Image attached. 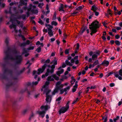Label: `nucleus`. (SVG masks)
Returning <instances> with one entry per match:
<instances>
[{"label":"nucleus","mask_w":122,"mask_h":122,"mask_svg":"<svg viewBox=\"0 0 122 122\" xmlns=\"http://www.w3.org/2000/svg\"><path fill=\"white\" fill-rule=\"evenodd\" d=\"M34 48V46H31L27 48V49L24 48L22 54L20 53L19 51L15 50L14 52V56L10 57L9 56L8 51H4L5 56L3 59V61L4 62H6L9 60H15L17 63H20L21 62L22 60V55L26 53L28 51L33 50Z\"/></svg>","instance_id":"nucleus-1"},{"label":"nucleus","mask_w":122,"mask_h":122,"mask_svg":"<svg viewBox=\"0 0 122 122\" xmlns=\"http://www.w3.org/2000/svg\"><path fill=\"white\" fill-rule=\"evenodd\" d=\"M63 53V52L62 51V49L61 48H60V55H62V53Z\"/></svg>","instance_id":"nucleus-48"},{"label":"nucleus","mask_w":122,"mask_h":122,"mask_svg":"<svg viewBox=\"0 0 122 122\" xmlns=\"http://www.w3.org/2000/svg\"><path fill=\"white\" fill-rule=\"evenodd\" d=\"M71 82L72 84H73L74 82L76 80L74 78L73 76H72L71 77Z\"/></svg>","instance_id":"nucleus-29"},{"label":"nucleus","mask_w":122,"mask_h":122,"mask_svg":"<svg viewBox=\"0 0 122 122\" xmlns=\"http://www.w3.org/2000/svg\"><path fill=\"white\" fill-rule=\"evenodd\" d=\"M9 40V38H8V37L6 38L5 39V43H6L7 44L8 43Z\"/></svg>","instance_id":"nucleus-40"},{"label":"nucleus","mask_w":122,"mask_h":122,"mask_svg":"<svg viewBox=\"0 0 122 122\" xmlns=\"http://www.w3.org/2000/svg\"><path fill=\"white\" fill-rule=\"evenodd\" d=\"M17 43L18 45L21 47L25 46L26 45L25 43H21L19 42H18Z\"/></svg>","instance_id":"nucleus-20"},{"label":"nucleus","mask_w":122,"mask_h":122,"mask_svg":"<svg viewBox=\"0 0 122 122\" xmlns=\"http://www.w3.org/2000/svg\"><path fill=\"white\" fill-rule=\"evenodd\" d=\"M116 44L117 45H121V42L118 40H116L115 41Z\"/></svg>","instance_id":"nucleus-34"},{"label":"nucleus","mask_w":122,"mask_h":122,"mask_svg":"<svg viewBox=\"0 0 122 122\" xmlns=\"http://www.w3.org/2000/svg\"><path fill=\"white\" fill-rule=\"evenodd\" d=\"M12 84V82L10 81H9L8 83L7 84V87H9Z\"/></svg>","instance_id":"nucleus-37"},{"label":"nucleus","mask_w":122,"mask_h":122,"mask_svg":"<svg viewBox=\"0 0 122 122\" xmlns=\"http://www.w3.org/2000/svg\"><path fill=\"white\" fill-rule=\"evenodd\" d=\"M28 109H24L22 111V113L23 114H25L26 112L28 111Z\"/></svg>","instance_id":"nucleus-39"},{"label":"nucleus","mask_w":122,"mask_h":122,"mask_svg":"<svg viewBox=\"0 0 122 122\" xmlns=\"http://www.w3.org/2000/svg\"><path fill=\"white\" fill-rule=\"evenodd\" d=\"M16 8L15 7H10L9 8H8L6 10H5V12L6 14H11L12 11V10H13L14 12H15Z\"/></svg>","instance_id":"nucleus-13"},{"label":"nucleus","mask_w":122,"mask_h":122,"mask_svg":"<svg viewBox=\"0 0 122 122\" xmlns=\"http://www.w3.org/2000/svg\"><path fill=\"white\" fill-rule=\"evenodd\" d=\"M36 51L38 53L40 52L41 51V48L40 47H39L37 48Z\"/></svg>","instance_id":"nucleus-38"},{"label":"nucleus","mask_w":122,"mask_h":122,"mask_svg":"<svg viewBox=\"0 0 122 122\" xmlns=\"http://www.w3.org/2000/svg\"><path fill=\"white\" fill-rule=\"evenodd\" d=\"M54 78L56 80L59 79V77L57 76L56 74H53L48 77L47 80V81L45 83L44 85L42 87V90H44L43 93L44 94H46V100L47 102H50L51 100V96L48 95L50 91L48 89V86L50 83L49 81H53Z\"/></svg>","instance_id":"nucleus-2"},{"label":"nucleus","mask_w":122,"mask_h":122,"mask_svg":"<svg viewBox=\"0 0 122 122\" xmlns=\"http://www.w3.org/2000/svg\"><path fill=\"white\" fill-rule=\"evenodd\" d=\"M107 117L106 116H105L102 117V119L103 120H104V122H106L107 120Z\"/></svg>","instance_id":"nucleus-31"},{"label":"nucleus","mask_w":122,"mask_h":122,"mask_svg":"<svg viewBox=\"0 0 122 122\" xmlns=\"http://www.w3.org/2000/svg\"><path fill=\"white\" fill-rule=\"evenodd\" d=\"M34 116V114H32L30 115L29 118V120H30Z\"/></svg>","instance_id":"nucleus-41"},{"label":"nucleus","mask_w":122,"mask_h":122,"mask_svg":"<svg viewBox=\"0 0 122 122\" xmlns=\"http://www.w3.org/2000/svg\"><path fill=\"white\" fill-rule=\"evenodd\" d=\"M119 37V36L118 35H117L115 36V37L117 39H118Z\"/></svg>","instance_id":"nucleus-57"},{"label":"nucleus","mask_w":122,"mask_h":122,"mask_svg":"<svg viewBox=\"0 0 122 122\" xmlns=\"http://www.w3.org/2000/svg\"><path fill=\"white\" fill-rule=\"evenodd\" d=\"M43 32H45L46 33H47V30L46 29H45V28L43 29Z\"/></svg>","instance_id":"nucleus-50"},{"label":"nucleus","mask_w":122,"mask_h":122,"mask_svg":"<svg viewBox=\"0 0 122 122\" xmlns=\"http://www.w3.org/2000/svg\"><path fill=\"white\" fill-rule=\"evenodd\" d=\"M115 76L116 78H118V79L120 80H122V69H120L118 72L117 71L115 72L114 73Z\"/></svg>","instance_id":"nucleus-11"},{"label":"nucleus","mask_w":122,"mask_h":122,"mask_svg":"<svg viewBox=\"0 0 122 122\" xmlns=\"http://www.w3.org/2000/svg\"><path fill=\"white\" fill-rule=\"evenodd\" d=\"M3 20V18L2 17H0V23Z\"/></svg>","instance_id":"nucleus-61"},{"label":"nucleus","mask_w":122,"mask_h":122,"mask_svg":"<svg viewBox=\"0 0 122 122\" xmlns=\"http://www.w3.org/2000/svg\"><path fill=\"white\" fill-rule=\"evenodd\" d=\"M109 62L107 61L104 60L101 64V65L106 66H107L109 65Z\"/></svg>","instance_id":"nucleus-17"},{"label":"nucleus","mask_w":122,"mask_h":122,"mask_svg":"<svg viewBox=\"0 0 122 122\" xmlns=\"http://www.w3.org/2000/svg\"><path fill=\"white\" fill-rule=\"evenodd\" d=\"M55 39L54 38H51V39L50 40L51 41H50L51 42H52L54 41L55 40Z\"/></svg>","instance_id":"nucleus-52"},{"label":"nucleus","mask_w":122,"mask_h":122,"mask_svg":"<svg viewBox=\"0 0 122 122\" xmlns=\"http://www.w3.org/2000/svg\"><path fill=\"white\" fill-rule=\"evenodd\" d=\"M39 95V94H36L34 96V97L35 98H36L37 97H38Z\"/></svg>","instance_id":"nucleus-56"},{"label":"nucleus","mask_w":122,"mask_h":122,"mask_svg":"<svg viewBox=\"0 0 122 122\" xmlns=\"http://www.w3.org/2000/svg\"><path fill=\"white\" fill-rule=\"evenodd\" d=\"M65 91H64V89H62L60 90V94H62Z\"/></svg>","instance_id":"nucleus-44"},{"label":"nucleus","mask_w":122,"mask_h":122,"mask_svg":"<svg viewBox=\"0 0 122 122\" xmlns=\"http://www.w3.org/2000/svg\"><path fill=\"white\" fill-rule=\"evenodd\" d=\"M46 66V64H45L42 66V68H39L38 69V71H33V74L35 75L34 76V78L35 79H36L37 77V75L36 74L39 75L40 74L43 72L45 70Z\"/></svg>","instance_id":"nucleus-6"},{"label":"nucleus","mask_w":122,"mask_h":122,"mask_svg":"<svg viewBox=\"0 0 122 122\" xmlns=\"http://www.w3.org/2000/svg\"><path fill=\"white\" fill-rule=\"evenodd\" d=\"M27 3L26 2H25L23 0H21L20 2V4L21 5H26Z\"/></svg>","instance_id":"nucleus-24"},{"label":"nucleus","mask_w":122,"mask_h":122,"mask_svg":"<svg viewBox=\"0 0 122 122\" xmlns=\"http://www.w3.org/2000/svg\"><path fill=\"white\" fill-rule=\"evenodd\" d=\"M57 60L56 59H55L53 61L51 62V64H53V65H55L57 64Z\"/></svg>","instance_id":"nucleus-32"},{"label":"nucleus","mask_w":122,"mask_h":122,"mask_svg":"<svg viewBox=\"0 0 122 122\" xmlns=\"http://www.w3.org/2000/svg\"><path fill=\"white\" fill-rule=\"evenodd\" d=\"M45 25L47 27L48 31L52 30L51 29L53 28V27L49 24H46Z\"/></svg>","instance_id":"nucleus-19"},{"label":"nucleus","mask_w":122,"mask_h":122,"mask_svg":"<svg viewBox=\"0 0 122 122\" xmlns=\"http://www.w3.org/2000/svg\"><path fill=\"white\" fill-rule=\"evenodd\" d=\"M8 72L9 73V75L10 78L13 79H15L14 77V73L12 71L10 70H8L7 69L5 70L4 73H6Z\"/></svg>","instance_id":"nucleus-14"},{"label":"nucleus","mask_w":122,"mask_h":122,"mask_svg":"<svg viewBox=\"0 0 122 122\" xmlns=\"http://www.w3.org/2000/svg\"><path fill=\"white\" fill-rule=\"evenodd\" d=\"M26 44V45H29L30 43V41L29 40H27L26 43H25Z\"/></svg>","instance_id":"nucleus-55"},{"label":"nucleus","mask_w":122,"mask_h":122,"mask_svg":"<svg viewBox=\"0 0 122 122\" xmlns=\"http://www.w3.org/2000/svg\"><path fill=\"white\" fill-rule=\"evenodd\" d=\"M70 88V86H68L64 88V91H65V92H66L65 93V95L67 94V92H66L69 90Z\"/></svg>","instance_id":"nucleus-28"},{"label":"nucleus","mask_w":122,"mask_h":122,"mask_svg":"<svg viewBox=\"0 0 122 122\" xmlns=\"http://www.w3.org/2000/svg\"><path fill=\"white\" fill-rule=\"evenodd\" d=\"M44 5L43 3H40L38 4V7L40 8H42V6Z\"/></svg>","instance_id":"nucleus-30"},{"label":"nucleus","mask_w":122,"mask_h":122,"mask_svg":"<svg viewBox=\"0 0 122 122\" xmlns=\"http://www.w3.org/2000/svg\"><path fill=\"white\" fill-rule=\"evenodd\" d=\"M30 85V83H29L27 84L26 85L25 88L22 90L23 92L27 91L28 95H31L32 93V92H31L29 91L28 90L27 88V87Z\"/></svg>","instance_id":"nucleus-15"},{"label":"nucleus","mask_w":122,"mask_h":122,"mask_svg":"<svg viewBox=\"0 0 122 122\" xmlns=\"http://www.w3.org/2000/svg\"><path fill=\"white\" fill-rule=\"evenodd\" d=\"M61 97H59L56 100V102L59 101L61 100Z\"/></svg>","instance_id":"nucleus-49"},{"label":"nucleus","mask_w":122,"mask_h":122,"mask_svg":"<svg viewBox=\"0 0 122 122\" xmlns=\"http://www.w3.org/2000/svg\"><path fill=\"white\" fill-rule=\"evenodd\" d=\"M21 17L23 19H25V15H22Z\"/></svg>","instance_id":"nucleus-46"},{"label":"nucleus","mask_w":122,"mask_h":122,"mask_svg":"<svg viewBox=\"0 0 122 122\" xmlns=\"http://www.w3.org/2000/svg\"><path fill=\"white\" fill-rule=\"evenodd\" d=\"M93 15L94 14L92 13V15H90L89 17V19H91L92 18V15Z\"/></svg>","instance_id":"nucleus-58"},{"label":"nucleus","mask_w":122,"mask_h":122,"mask_svg":"<svg viewBox=\"0 0 122 122\" xmlns=\"http://www.w3.org/2000/svg\"><path fill=\"white\" fill-rule=\"evenodd\" d=\"M77 84H75L74 86L73 87L72 89L73 92H74L76 91V88H77Z\"/></svg>","instance_id":"nucleus-25"},{"label":"nucleus","mask_w":122,"mask_h":122,"mask_svg":"<svg viewBox=\"0 0 122 122\" xmlns=\"http://www.w3.org/2000/svg\"><path fill=\"white\" fill-rule=\"evenodd\" d=\"M50 108V107L49 106H42L41 107V109L42 110H44L42 111H39L38 113L42 117H43L44 116L46 111Z\"/></svg>","instance_id":"nucleus-8"},{"label":"nucleus","mask_w":122,"mask_h":122,"mask_svg":"<svg viewBox=\"0 0 122 122\" xmlns=\"http://www.w3.org/2000/svg\"><path fill=\"white\" fill-rule=\"evenodd\" d=\"M65 63L67 65L71 66L73 65V64L69 61L68 60H66L65 61Z\"/></svg>","instance_id":"nucleus-23"},{"label":"nucleus","mask_w":122,"mask_h":122,"mask_svg":"<svg viewBox=\"0 0 122 122\" xmlns=\"http://www.w3.org/2000/svg\"><path fill=\"white\" fill-rule=\"evenodd\" d=\"M10 21L6 23L7 25H10L9 26L10 28V29L13 28L15 32L16 33L17 32V30L16 29V26L17 24L19 25L20 23V22L15 18H12V16L10 17Z\"/></svg>","instance_id":"nucleus-3"},{"label":"nucleus","mask_w":122,"mask_h":122,"mask_svg":"<svg viewBox=\"0 0 122 122\" xmlns=\"http://www.w3.org/2000/svg\"><path fill=\"white\" fill-rule=\"evenodd\" d=\"M30 8L27 9L28 12L27 13L28 16L29 15V11H31L32 13L34 14H36L38 13V11L37 10H36L35 9L36 7V6L33 5L32 4H30Z\"/></svg>","instance_id":"nucleus-7"},{"label":"nucleus","mask_w":122,"mask_h":122,"mask_svg":"<svg viewBox=\"0 0 122 122\" xmlns=\"http://www.w3.org/2000/svg\"><path fill=\"white\" fill-rule=\"evenodd\" d=\"M48 68L47 69V72L46 73V76L49 75V73L52 74L53 72L55 66L54 65H52L51 66L49 65L48 66Z\"/></svg>","instance_id":"nucleus-9"},{"label":"nucleus","mask_w":122,"mask_h":122,"mask_svg":"<svg viewBox=\"0 0 122 122\" xmlns=\"http://www.w3.org/2000/svg\"><path fill=\"white\" fill-rule=\"evenodd\" d=\"M3 75L1 74H0V79H2L3 78Z\"/></svg>","instance_id":"nucleus-63"},{"label":"nucleus","mask_w":122,"mask_h":122,"mask_svg":"<svg viewBox=\"0 0 122 122\" xmlns=\"http://www.w3.org/2000/svg\"><path fill=\"white\" fill-rule=\"evenodd\" d=\"M99 63L98 60H97L95 61L92 65V67H93L96 65L98 64Z\"/></svg>","instance_id":"nucleus-21"},{"label":"nucleus","mask_w":122,"mask_h":122,"mask_svg":"<svg viewBox=\"0 0 122 122\" xmlns=\"http://www.w3.org/2000/svg\"><path fill=\"white\" fill-rule=\"evenodd\" d=\"M51 24L52 25H54L55 26H56L57 25V23L56 22L53 21L52 22Z\"/></svg>","instance_id":"nucleus-36"},{"label":"nucleus","mask_w":122,"mask_h":122,"mask_svg":"<svg viewBox=\"0 0 122 122\" xmlns=\"http://www.w3.org/2000/svg\"><path fill=\"white\" fill-rule=\"evenodd\" d=\"M65 53L66 54H67L69 53V50L67 49L65 51Z\"/></svg>","instance_id":"nucleus-51"},{"label":"nucleus","mask_w":122,"mask_h":122,"mask_svg":"<svg viewBox=\"0 0 122 122\" xmlns=\"http://www.w3.org/2000/svg\"><path fill=\"white\" fill-rule=\"evenodd\" d=\"M107 13L108 15H112V12L110 9H108L107 10Z\"/></svg>","instance_id":"nucleus-35"},{"label":"nucleus","mask_w":122,"mask_h":122,"mask_svg":"<svg viewBox=\"0 0 122 122\" xmlns=\"http://www.w3.org/2000/svg\"><path fill=\"white\" fill-rule=\"evenodd\" d=\"M33 3L34 4H37L38 3V2L37 1H36L34 2Z\"/></svg>","instance_id":"nucleus-59"},{"label":"nucleus","mask_w":122,"mask_h":122,"mask_svg":"<svg viewBox=\"0 0 122 122\" xmlns=\"http://www.w3.org/2000/svg\"><path fill=\"white\" fill-rule=\"evenodd\" d=\"M59 71L56 72L57 74L60 76V74H62L64 72V70L62 69L61 67H60L58 69Z\"/></svg>","instance_id":"nucleus-16"},{"label":"nucleus","mask_w":122,"mask_h":122,"mask_svg":"<svg viewBox=\"0 0 122 122\" xmlns=\"http://www.w3.org/2000/svg\"><path fill=\"white\" fill-rule=\"evenodd\" d=\"M39 20L38 21V23H40L41 25H43L44 24V23L41 20V19H39Z\"/></svg>","instance_id":"nucleus-42"},{"label":"nucleus","mask_w":122,"mask_h":122,"mask_svg":"<svg viewBox=\"0 0 122 122\" xmlns=\"http://www.w3.org/2000/svg\"><path fill=\"white\" fill-rule=\"evenodd\" d=\"M62 78L63 79H67L68 78L66 76H63Z\"/></svg>","instance_id":"nucleus-54"},{"label":"nucleus","mask_w":122,"mask_h":122,"mask_svg":"<svg viewBox=\"0 0 122 122\" xmlns=\"http://www.w3.org/2000/svg\"><path fill=\"white\" fill-rule=\"evenodd\" d=\"M70 101H69L65 107L61 108L59 111V114L65 113L69 108Z\"/></svg>","instance_id":"nucleus-10"},{"label":"nucleus","mask_w":122,"mask_h":122,"mask_svg":"<svg viewBox=\"0 0 122 122\" xmlns=\"http://www.w3.org/2000/svg\"><path fill=\"white\" fill-rule=\"evenodd\" d=\"M97 9V8L94 5H93L92 6L91 9L93 10L94 12L96 11Z\"/></svg>","instance_id":"nucleus-27"},{"label":"nucleus","mask_w":122,"mask_h":122,"mask_svg":"<svg viewBox=\"0 0 122 122\" xmlns=\"http://www.w3.org/2000/svg\"><path fill=\"white\" fill-rule=\"evenodd\" d=\"M48 33L50 37H51L53 36V34L52 30H48Z\"/></svg>","instance_id":"nucleus-22"},{"label":"nucleus","mask_w":122,"mask_h":122,"mask_svg":"<svg viewBox=\"0 0 122 122\" xmlns=\"http://www.w3.org/2000/svg\"><path fill=\"white\" fill-rule=\"evenodd\" d=\"M119 25L120 26L122 27V22H121L119 23Z\"/></svg>","instance_id":"nucleus-64"},{"label":"nucleus","mask_w":122,"mask_h":122,"mask_svg":"<svg viewBox=\"0 0 122 122\" xmlns=\"http://www.w3.org/2000/svg\"><path fill=\"white\" fill-rule=\"evenodd\" d=\"M4 0H0V7L1 8H4L5 5V3H2Z\"/></svg>","instance_id":"nucleus-18"},{"label":"nucleus","mask_w":122,"mask_h":122,"mask_svg":"<svg viewBox=\"0 0 122 122\" xmlns=\"http://www.w3.org/2000/svg\"><path fill=\"white\" fill-rule=\"evenodd\" d=\"M61 81H59L56 83V88L52 92V94L53 95L55 94L56 93H57L59 90L63 87L64 85L66 86L68 84L67 83H65L64 85L61 84Z\"/></svg>","instance_id":"nucleus-5"},{"label":"nucleus","mask_w":122,"mask_h":122,"mask_svg":"<svg viewBox=\"0 0 122 122\" xmlns=\"http://www.w3.org/2000/svg\"><path fill=\"white\" fill-rule=\"evenodd\" d=\"M95 12V15L96 16H98L99 14V13L98 12L95 11V12Z\"/></svg>","instance_id":"nucleus-53"},{"label":"nucleus","mask_w":122,"mask_h":122,"mask_svg":"<svg viewBox=\"0 0 122 122\" xmlns=\"http://www.w3.org/2000/svg\"><path fill=\"white\" fill-rule=\"evenodd\" d=\"M80 46L79 44L78 43H77L76 44V49L77 50L79 47Z\"/></svg>","instance_id":"nucleus-47"},{"label":"nucleus","mask_w":122,"mask_h":122,"mask_svg":"<svg viewBox=\"0 0 122 122\" xmlns=\"http://www.w3.org/2000/svg\"><path fill=\"white\" fill-rule=\"evenodd\" d=\"M103 76V74L101 73L100 74V75L99 76V77H100L101 78Z\"/></svg>","instance_id":"nucleus-62"},{"label":"nucleus","mask_w":122,"mask_h":122,"mask_svg":"<svg viewBox=\"0 0 122 122\" xmlns=\"http://www.w3.org/2000/svg\"><path fill=\"white\" fill-rule=\"evenodd\" d=\"M82 8V6H79L76 8V9L78 10H81Z\"/></svg>","instance_id":"nucleus-43"},{"label":"nucleus","mask_w":122,"mask_h":122,"mask_svg":"<svg viewBox=\"0 0 122 122\" xmlns=\"http://www.w3.org/2000/svg\"><path fill=\"white\" fill-rule=\"evenodd\" d=\"M89 54L90 56H92V59L93 61L96 60L98 56L100 55V53L99 51L96 52L94 54H93L92 52L91 51L89 53Z\"/></svg>","instance_id":"nucleus-12"},{"label":"nucleus","mask_w":122,"mask_h":122,"mask_svg":"<svg viewBox=\"0 0 122 122\" xmlns=\"http://www.w3.org/2000/svg\"><path fill=\"white\" fill-rule=\"evenodd\" d=\"M40 80V78H38V81H36L32 82V85H37L38 84V81H39Z\"/></svg>","instance_id":"nucleus-26"},{"label":"nucleus","mask_w":122,"mask_h":122,"mask_svg":"<svg viewBox=\"0 0 122 122\" xmlns=\"http://www.w3.org/2000/svg\"><path fill=\"white\" fill-rule=\"evenodd\" d=\"M115 84L113 83H111L110 84V86L111 87H112L115 86Z\"/></svg>","instance_id":"nucleus-45"},{"label":"nucleus","mask_w":122,"mask_h":122,"mask_svg":"<svg viewBox=\"0 0 122 122\" xmlns=\"http://www.w3.org/2000/svg\"><path fill=\"white\" fill-rule=\"evenodd\" d=\"M89 26V28L92 31L90 34L92 36L93 33L97 32L96 29L99 27L100 25L98 21H95L93 22Z\"/></svg>","instance_id":"nucleus-4"},{"label":"nucleus","mask_w":122,"mask_h":122,"mask_svg":"<svg viewBox=\"0 0 122 122\" xmlns=\"http://www.w3.org/2000/svg\"><path fill=\"white\" fill-rule=\"evenodd\" d=\"M59 11H64L63 9V5L62 4H61L60 5V6L59 8Z\"/></svg>","instance_id":"nucleus-33"},{"label":"nucleus","mask_w":122,"mask_h":122,"mask_svg":"<svg viewBox=\"0 0 122 122\" xmlns=\"http://www.w3.org/2000/svg\"><path fill=\"white\" fill-rule=\"evenodd\" d=\"M66 66V65L65 64L63 63L62 65V67L63 68H64Z\"/></svg>","instance_id":"nucleus-60"}]
</instances>
